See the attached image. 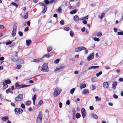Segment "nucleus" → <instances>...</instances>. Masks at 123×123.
<instances>
[{
  "instance_id": "nucleus-62",
  "label": "nucleus",
  "mask_w": 123,
  "mask_h": 123,
  "mask_svg": "<svg viewBox=\"0 0 123 123\" xmlns=\"http://www.w3.org/2000/svg\"><path fill=\"white\" fill-rule=\"evenodd\" d=\"M27 24L28 26H30V21H27Z\"/></svg>"
},
{
  "instance_id": "nucleus-41",
  "label": "nucleus",
  "mask_w": 123,
  "mask_h": 123,
  "mask_svg": "<svg viewBox=\"0 0 123 123\" xmlns=\"http://www.w3.org/2000/svg\"><path fill=\"white\" fill-rule=\"evenodd\" d=\"M36 96V94H34V95L33 97L32 98V100L33 101H34V100H35Z\"/></svg>"
},
{
  "instance_id": "nucleus-32",
  "label": "nucleus",
  "mask_w": 123,
  "mask_h": 123,
  "mask_svg": "<svg viewBox=\"0 0 123 123\" xmlns=\"http://www.w3.org/2000/svg\"><path fill=\"white\" fill-rule=\"evenodd\" d=\"M59 59H57L54 62L55 64H57L59 62Z\"/></svg>"
},
{
  "instance_id": "nucleus-4",
  "label": "nucleus",
  "mask_w": 123,
  "mask_h": 123,
  "mask_svg": "<svg viewBox=\"0 0 123 123\" xmlns=\"http://www.w3.org/2000/svg\"><path fill=\"white\" fill-rule=\"evenodd\" d=\"M61 90L59 89L58 87H56L55 89V91L53 94V95L55 97L59 95L61 93Z\"/></svg>"
},
{
  "instance_id": "nucleus-44",
  "label": "nucleus",
  "mask_w": 123,
  "mask_h": 123,
  "mask_svg": "<svg viewBox=\"0 0 123 123\" xmlns=\"http://www.w3.org/2000/svg\"><path fill=\"white\" fill-rule=\"evenodd\" d=\"M93 39L95 41H99L100 40L99 38L96 37H94Z\"/></svg>"
},
{
  "instance_id": "nucleus-24",
  "label": "nucleus",
  "mask_w": 123,
  "mask_h": 123,
  "mask_svg": "<svg viewBox=\"0 0 123 123\" xmlns=\"http://www.w3.org/2000/svg\"><path fill=\"white\" fill-rule=\"evenodd\" d=\"M89 93V91L87 89H85L84 90L83 93L84 94H87Z\"/></svg>"
},
{
  "instance_id": "nucleus-40",
  "label": "nucleus",
  "mask_w": 123,
  "mask_h": 123,
  "mask_svg": "<svg viewBox=\"0 0 123 123\" xmlns=\"http://www.w3.org/2000/svg\"><path fill=\"white\" fill-rule=\"evenodd\" d=\"M93 117H94V118L95 119H98V117L95 114H93Z\"/></svg>"
},
{
  "instance_id": "nucleus-57",
  "label": "nucleus",
  "mask_w": 123,
  "mask_h": 123,
  "mask_svg": "<svg viewBox=\"0 0 123 123\" xmlns=\"http://www.w3.org/2000/svg\"><path fill=\"white\" fill-rule=\"evenodd\" d=\"M82 23L84 24H86L87 23V21L86 20H83Z\"/></svg>"
},
{
  "instance_id": "nucleus-55",
  "label": "nucleus",
  "mask_w": 123,
  "mask_h": 123,
  "mask_svg": "<svg viewBox=\"0 0 123 123\" xmlns=\"http://www.w3.org/2000/svg\"><path fill=\"white\" fill-rule=\"evenodd\" d=\"M58 11L59 12H61L62 9L60 7H59L58 9Z\"/></svg>"
},
{
  "instance_id": "nucleus-25",
  "label": "nucleus",
  "mask_w": 123,
  "mask_h": 123,
  "mask_svg": "<svg viewBox=\"0 0 123 123\" xmlns=\"http://www.w3.org/2000/svg\"><path fill=\"white\" fill-rule=\"evenodd\" d=\"M77 10L76 9H74L73 10L71 11L70 13L71 14H74L75 13L77 12Z\"/></svg>"
},
{
  "instance_id": "nucleus-12",
  "label": "nucleus",
  "mask_w": 123,
  "mask_h": 123,
  "mask_svg": "<svg viewBox=\"0 0 123 123\" xmlns=\"http://www.w3.org/2000/svg\"><path fill=\"white\" fill-rule=\"evenodd\" d=\"M65 66H60L56 68L55 70V71H60V70H61L62 69H63L65 68Z\"/></svg>"
},
{
  "instance_id": "nucleus-22",
  "label": "nucleus",
  "mask_w": 123,
  "mask_h": 123,
  "mask_svg": "<svg viewBox=\"0 0 123 123\" xmlns=\"http://www.w3.org/2000/svg\"><path fill=\"white\" fill-rule=\"evenodd\" d=\"M31 103V101L29 100H27L25 104L27 106H29L30 105Z\"/></svg>"
},
{
  "instance_id": "nucleus-63",
  "label": "nucleus",
  "mask_w": 123,
  "mask_h": 123,
  "mask_svg": "<svg viewBox=\"0 0 123 123\" xmlns=\"http://www.w3.org/2000/svg\"><path fill=\"white\" fill-rule=\"evenodd\" d=\"M113 30H114V31L115 32H116L117 31V28H116L115 27H114L113 28Z\"/></svg>"
},
{
  "instance_id": "nucleus-39",
  "label": "nucleus",
  "mask_w": 123,
  "mask_h": 123,
  "mask_svg": "<svg viewBox=\"0 0 123 123\" xmlns=\"http://www.w3.org/2000/svg\"><path fill=\"white\" fill-rule=\"evenodd\" d=\"M21 106L23 109H24L25 108V106L24 104H21Z\"/></svg>"
},
{
  "instance_id": "nucleus-35",
  "label": "nucleus",
  "mask_w": 123,
  "mask_h": 123,
  "mask_svg": "<svg viewBox=\"0 0 123 123\" xmlns=\"http://www.w3.org/2000/svg\"><path fill=\"white\" fill-rule=\"evenodd\" d=\"M75 90V88H73L72 89H71L70 90V93L71 94H73L74 91Z\"/></svg>"
},
{
  "instance_id": "nucleus-54",
  "label": "nucleus",
  "mask_w": 123,
  "mask_h": 123,
  "mask_svg": "<svg viewBox=\"0 0 123 123\" xmlns=\"http://www.w3.org/2000/svg\"><path fill=\"white\" fill-rule=\"evenodd\" d=\"M12 43V42L11 41H9V42H6V45H8Z\"/></svg>"
},
{
  "instance_id": "nucleus-31",
  "label": "nucleus",
  "mask_w": 123,
  "mask_h": 123,
  "mask_svg": "<svg viewBox=\"0 0 123 123\" xmlns=\"http://www.w3.org/2000/svg\"><path fill=\"white\" fill-rule=\"evenodd\" d=\"M22 66L21 65H17L16 66V68L17 69H20L21 67Z\"/></svg>"
},
{
  "instance_id": "nucleus-61",
  "label": "nucleus",
  "mask_w": 123,
  "mask_h": 123,
  "mask_svg": "<svg viewBox=\"0 0 123 123\" xmlns=\"http://www.w3.org/2000/svg\"><path fill=\"white\" fill-rule=\"evenodd\" d=\"M66 104L68 105H69L70 104V102L69 100H68L67 101Z\"/></svg>"
},
{
  "instance_id": "nucleus-37",
  "label": "nucleus",
  "mask_w": 123,
  "mask_h": 123,
  "mask_svg": "<svg viewBox=\"0 0 123 123\" xmlns=\"http://www.w3.org/2000/svg\"><path fill=\"white\" fill-rule=\"evenodd\" d=\"M105 15V13H103L100 16V18L101 19H102L103 17H104V16Z\"/></svg>"
},
{
  "instance_id": "nucleus-27",
  "label": "nucleus",
  "mask_w": 123,
  "mask_h": 123,
  "mask_svg": "<svg viewBox=\"0 0 123 123\" xmlns=\"http://www.w3.org/2000/svg\"><path fill=\"white\" fill-rule=\"evenodd\" d=\"M80 115L79 113H77L76 115V117L77 118H79L80 117Z\"/></svg>"
},
{
  "instance_id": "nucleus-60",
  "label": "nucleus",
  "mask_w": 123,
  "mask_h": 123,
  "mask_svg": "<svg viewBox=\"0 0 123 123\" xmlns=\"http://www.w3.org/2000/svg\"><path fill=\"white\" fill-rule=\"evenodd\" d=\"M85 28L84 27H83V28H82L81 29L82 31L83 32H84L85 30Z\"/></svg>"
},
{
  "instance_id": "nucleus-19",
  "label": "nucleus",
  "mask_w": 123,
  "mask_h": 123,
  "mask_svg": "<svg viewBox=\"0 0 123 123\" xmlns=\"http://www.w3.org/2000/svg\"><path fill=\"white\" fill-rule=\"evenodd\" d=\"M4 82V83L7 84H10L11 83V81L9 79L5 80Z\"/></svg>"
},
{
  "instance_id": "nucleus-14",
  "label": "nucleus",
  "mask_w": 123,
  "mask_h": 123,
  "mask_svg": "<svg viewBox=\"0 0 123 123\" xmlns=\"http://www.w3.org/2000/svg\"><path fill=\"white\" fill-rule=\"evenodd\" d=\"M8 117L7 116L1 118L2 120L3 121H7L8 120Z\"/></svg>"
},
{
  "instance_id": "nucleus-15",
  "label": "nucleus",
  "mask_w": 123,
  "mask_h": 123,
  "mask_svg": "<svg viewBox=\"0 0 123 123\" xmlns=\"http://www.w3.org/2000/svg\"><path fill=\"white\" fill-rule=\"evenodd\" d=\"M42 61V58L38 59H34L33 60V62H34L38 63Z\"/></svg>"
},
{
  "instance_id": "nucleus-7",
  "label": "nucleus",
  "mask_w": 123,
  "mask_h": 123,
  "mask_svg": "<svg viewBox=\"0 0 123 123\" xmlns=\"http://www.w3.org/2000/svg\"><path fill=\"white\" fill-rule=\"evenodd\" d=\"M17 30V26L16 25L13 26V29L11 35L12 36H14L16 34Z\"/></svg>"
},
{
  "instance_id": "nucleus-17",
  "label": "nucleus",
  "mask_w": 123,
  "mask_h": 123,
  "mask_svg": "<svg viewBox=\"0 0 123 123\" xmlns=\"http://www.w3.org/2000/svg\"><path fill=\"white\" fill-rule=\"evenodd\" d=\"M117 82L116 81L114 82L112 84V88L114 89H115L116 88V86L117 85Z\"/></svg>"
},
{
  "instance_id": "nucleus-36",
  "label": "nucleus",
  "mask_w": 123,
  "mask_h": 123,
  "mask_svg": "<svg viewBox=\"0 0 123 123\" xmlns=\"http://www.w3.org/2000/svg\"><path fill=\"white\" fill-rule=\"evenodd\" d=\"M95 98L96 99V100L100 101L101 99V98L98 96H96Z\"/></svg>"
},
{
  "instance_id": "nucleus-64",
  "label": "nucleus",
  "mask_w": 123,
  "mask_h": 123,
  "mask_svg": "<svg viewBox=\"0 0 123 123\" xmlns=\"http://www.w3.org/2000/svg\"><path fill=\"white\" fill-rule=\"evenodd\" d=\"M4 58L3 57H1L0 58V60L1 61L3 60L4 59Z\"/></svg>"
},
{
  "instance_id": "nucleus-46",
  "label": "nucleus",
  "mask_w": 123,
  "mask_h": 123,
  "mask_svg": "<svg viewBox=\"0 0 123 123\" xmlns=\"http://www.w3.org/2000/svg\"><path fill=\"white\" fill-rule=\"evenodd\" d=\"M11 88L9 87L6 91V93H7L8 92H10L11 91Z\"/></svg>"
},
{
  "instance_id": "nucleus-59",
  "label": "nucleus",
  "mask_w": 123,
  "mask_h": 123,
  "mask_svg": "<svg viewBox=\"0 0 123 123\" xmlns=\"http://www.w3.org/2000/svg\"><path fill=\"white\" fill-rule=\"evenodd\" d=\"M62 103L61 102H60L59 103V106L60 108H61L62 107Z\"/></svg>"
},
{
  "instance_id": "nucleus-49",
  "label": "nucleus",
  "mask_w": 123,
  "mask_h": 123,
  "mask_svg": "<svg viewBox=\"0 0 123 123\" xmlns=\"http://www.w3.org/2000/svg\"><path fill=\"white\" fill-rule=\"evenodd\" d=\"M70 34L71 37H73L74 36L73 32L72 31H70Z\"/></svg>"
},
{
  "instance_id": "nucleus-10",
  "label": "nucleus",
  "mask_w": 123,
  "mask_h": 123,
  "mask_svg": "<svg viewBox=\"0 0 123 123\" xmlns=\"http://www.w3.org/2000/svg\"><path fill=\"white\" fill-rule=\"evenodd\" d=\"M94 53H93L91 54L90 55L88 56L87 58V60L89 61L90 60H92L94 57Z\"/></svg>"
},
{
  "instance_id": "nucleus-13",
  "label": "nucleus",
  "mask_w": 123,
  "mask_h": 123,
  "mask_svg": "<svg viewBox=\"0 0 123 123\" xmlns=\"http://www.w3.org/2000/svg\"><path fill=\"white\" fill-rule=\"evenodd\" d=\"M99 67V66H91L89 67L87 69V70H90L91 68L95 69L98 68Z\"/></svg>"
},
{
  "instance_id": "nucleus-11",
  "label": "nucleus",
  "mask_w": 123,
  "mask_h": 123,
  "mask_svg": "<svg viewBox=\"0 0 123 123\" xmlns=\"http://www.w3.org/2000/svg\"><path fill=\"white\" fill-rule=\"evenodd\" d=\"M103 86L105 88H108L109 87V85L107 81L104 82L103 83Z\"/></svg>"
},
{
  "instance_id": "nucleus-58",
  "label": "nucleus",
  "mask_w": 123,
  "mask_h": 123,
  "mask_svg": "<svg viewBox=\"0 0 123 123\" xmlns=\"http://www.w3.org/2000/svg\"><path fill=\"white\" fill-rule=\"evenodd\" d=\"M88 16H87L85 17L84 18H83V19H88Z\"/></svg>"
},
{
  "instance_id": "nucleus-38",
  "label": "nucleus",
  "mask_w": 123,
  "mask_h": 123,
  "mask_svg": "<svg viewBox=\"0 0 123 123\" xmlns=\"http://www.w3.org/2000/svg\"><path fill=\"white\" fill-rule=\"evenodd\" d=\"M43 101L42 100H40L38 103V105L39 106H40L41 104L43 103Z\"/></svg>"
},
{
  "instance_id": "nucleus-1",
  "label": "nucleus",
  "mask_w": 123,
  "mask_h": 123,
  "mask_svg": "<svg viewBox=\"0 0 123 123\" xmlns=\"http://www.w3.org/2000/svg\"><path fill=\"white\" fill-rule=\"evenodd\" d=\"M43 115L42 111L39 112L36 120L37 123H41L42 122Z\"/></svg>"
},
{
  "instance_id": "nucleus-42",
  "label": "nucleus",
  "mask_w": 123,
  "mask_h": 123,
  "mask_svg": "<svg viewBox=\"0 0 123 123\" xmlns=\"http://www.w3.org/2000/svg\"><path fill=\"white\" fill-rule=\"evenodd\" d=\"M39 4L40 6H44V7H45L46 6V5H45V4L44 3H39Z\"/></svg>"
},
{
  "instance_id": "nucleus-9",
  "label": "nucleus",
  "mask_w": 123,
  "mask_h": 123,
  "mask_svg": "<svg viewBox=\"0 0 123 123\" xmlns=\"http://www.w3.org/2000/svg\"><path fill=\"white\" fill-rule=\"evenodd\" d=\"M81 112L83 118L85 117L86 112L84 108H82L81 110Z\"/></svg>"
},
{
  "instance_id": "nucleus-26",
  "label": "nucleus",
  "mask_w": 123,
  "mask_h": 123,
  "mask_svg": "<svg viewBox=\"0 0 123 123\" xmlns=\"http://www.w3.org/2000/svg\"><path fill=\"white\" fill-rule=\"evenodd\" d=\"M86 86V85L85 84H84L80 86V89L85 88Z\"/></svg>"
},
{
  "instance_id": "nucleus-50",
  "label": "nucleus",
  "mask_w": 123,
  "mask_h": 123,
  "mask_svg": "<svg viewBox=\"0 0 123 123\" xmlns=\"http://www.w3.org/2000/svg\"><path fill=\"white\" fill-rule=\"evenodd\" d=\"M44 2L46 4H48L49 3V1L48 0H45L44 1Z\"/></svg>"
},
{
  "instance_id": "nucleus-30",
  "label": "nucleus",
  "mask_w": 123,
  "mask_h": 123,
  "mask_svg": "<svg viewBox=\"0 0 123 123\" xmlns=\"http://www.w3.org/2000/svg\"><path fill=\"white\" fill-rule=\"evenodd\" d=\"M52 48L51 47H49L47 48V50L48 52H49L51 51L52 50Z\"/></svg>"
},
{
  "instance_id": "nucleus-23",
  "label": "nucleus",
  "mask_w": 123,
  "mask_h": 123,
  "mask_svg": "<svg viewBox=\"0 0 123 123\" xmlns=\"http://www.w3.org/2000/svg\"><path fill=\"white\" fill-rule=\"evenodd\" d=\"M28 13L27 12H26L24 15L23 17L24 18L26 19L28 18Z\"/></svg>"
},
{
  "instance_id": "nucleus-47",
  "label": "nucleus",
  "mask_w": 123,
  "mask_h": 123,
  "mask_svg": "<svg viewBox=\"0 0 123 123\" xmlns=\"http://www.w3.org/2000/svg\"><path fill=\"white\" fill-rule=\"evenodd\" d=\"M18 34L20 36H22L23 35V33L21 31H19L18 32Z\"/></svg>"
},
{
  "instance_id": "nucleus-48",
  "label": "nucleus",
  "mask_w": 123,
  "mask_h": 123,
  "mask_svg": "<svg viewBox=\"0 0 123 123\" xmlns=\"http://www.w3.org/2000/svg\"><path fill=\"white\" fill-rule=\"evenodd\" d=\"M60 23L61 25H63L64 24V21L63 20H62L60 21Z\"/></svg>"
},
{
  "instance_id": "nucleus-6",
  "label": "nucleus",
  "mask_w": 123,
  "mask_h": 123,
  "mask_svg": "<svg viewBox=\"0 0 123 123\" xmlns=\"http://www.w3.org/2000/svg\"><path fill=\"white\" fill-rule=\"evenodd\" d=\"M86 49V48L84 47L81 46L75 48L74 50L75 52H77Z\"/></svg>"
},
{
  "instance_id": "nucleus-51",
  "label": "nucleus",
  "mask_w": 123,
  "mask_h": 123,
  "mask_svg": "<svg viewBox=\"0 0 123 123\" xmlns=\"http://www.w3.org/2000/svg\"><path fill=\"white\" fill-rule=\"evenodd\" d=\"M114 97L116 99H117L118 98V96L115 94H114L113 95Z\"/></svg>"
},
{
  "instance_id": "nucleus-20",
  "label": "nucleus",
  "mask_w": 123,
  "mask_h": 123,
  "mask_svg": "<svg viewBox=\"0 0 123 123\" xmlns=\"http://www.w3.org/2000/svg\"><path fill=\"white\" fill-rule=\"evenodd\" d=\"M26 44L28 46H29L31 43V41L30 40H26Z\"/></svg>"
},
{
  "instance_id": "nucleus-2",
  "label": "nucleus",
  "mask_w": 123,
  "mask_h": 123,
  "mask_svg": "<svg viewBox=\"0 0 123 123\" xmlns=\"http://www.w3.org/2000/svg\"><path fill=\"white\" fill-rule=\"evenodd\" d=\"M41 68V70L42 71L47 72L49 71V69L48 67L47 63H44L42 65Z\"/></svg>"
},
{
  "instance_id": "nucleus-28",
  "label": "nucleus",
  "mask_w": 123,
  "mask_h": 123,
  "mask_svg": "<svg viewBox=\"0 0 123 123\" xmlns=\"http://www.w3.org/2000/svg\"><path fill=\"white\" fill-rule=\"evenodd\" d=\"M102 73V71H100L98 73H97L96 74V76L97 77H98Z\"/></svg>"
},
{
  "instance_id": "nucleus-33",
  "label": "nucleus",
  "mask_w": 123,
  "mask_h": 123,
  "mask_svg": "<svg viewBox=\"0 0 123 123\" xmlns=\"http://www.w3.org/2000/svg\"><path fill=\"white\" fill-rule=\"evenodd\" d=\"M47 10V6H46L45 7H44V8L42 11V12L43 13H45Z\"/></svg>"
},
{
  "instance_id": "nucleus-29",
  "label": "nucleus",
  "mask_w": 123,
  "mask_h": 123,
  "mask_svg": "<svg viewBox=\"0 0 123 123\" xmlns=\"http://www.w3.org/2000/svg\"><path fill=\"white\" fill-rule=\"evenodd\" d=\"M11 4L15 6L17 8L18 7V5L15 3L12 2L11 3Z\"/></svg>"
},
{
  "instance_id": "nucleus-34",
  "label": "nucleus",
  "mask_w": 123,
  "mask_h": 123,
  "mask_svg": "<svg viewBox=\"0 0 123 123\" xmlns=\"http://www.w3.org/2000/svg\"><path fill=\"white\" fill-rule=\"evenodd\" d=\"M64 29L66 31H68L69 30V28L68 27H66L64 28Z\"/></svg>"
},
{
  "instance_id": "nucleus-3",
  "label": "nucleus",
  "mask_w": 123,
  "mask_h": 123,
  "mask_svg": "<svg viewBox=\"0 0 123 123\" xmlns=\"http://www.w3.org/2000/svg\"><path fill=\"white\" fill-rule=\"evenodd\" d=\"M29 86V85L25 84L19 85L18 82H16L15 84V86L17 89H20V88L26 87Z\"/></svg>"
},
{
  "instance_id": "nucleus-52",
  "label": "nucleus",
  "mask_w": 123,
  "mask_h": 123,
  "mask_svg": "<svg viewBox=\"0 0 123 123\" xmlns=\"http://www.w3.org/2000/svg\"><path fill=\"white\" fill-rule=\"evenodd\" d=\"M29 30V29L28 27H27L25 28L24 31H28Z\"/></svg>"
},
{
  "instance_id": "nucleus-21",
  "label": "nucleus",
  "mask_w": 123,
  "mask_h": 123,
  "mask_svg": "<svg viewBox=\"0 0 123 123\" xmlns=\"http://www.w3.org/2000/svg\"><path fill=\"white\" fill-rule=\"evenodd\" d=\"M50 56H51L49 55V53H48L45 54L41 58H42V59L43 58H44V57H47V58H48Z\"/></svg>"
},
{
  "instance_id": "nucleus-5",
  "label": "nucleus",
  "mask_w": 123,
  "mask_h": 123,
  "mask_svg": "<svg viewBox=\"0 0 123 123\" xmlns=\"http://www.w3.org/2000/svg\"><path fill=\"white\" fill-rule=\"evenodd\" d=\"M23 98L22 94H19L15 98V101H22Z\"/></svg>"
},
{
  "instance_id": "nucleus-18",
  "label": "nucleus",
  "mask_w": 123,
  "mask_h": 123,
  "mask_svg": "<svg viewBox=\"0 0 123 123\" xmlns=\"http://www.w3.org/2000/svg\"><path fill=\"white\" fill-rule=\"evenodd\" d=\"M3 88L4 89H5L8 87V85L6 84H5L4 82H3Z\"/></svg>"
},
{
  "instance_id": "nucleus-43",
  "label": "nucleus",
  "mask_w": 123,
  "mask_h": 123,
  "mask_svg": "<svg viewBox=\"0 0 123 123\" xmlns=\"http://www.w3.org/2000/svg\"><path fill=\"white\" fill-rule=\"evenodd\" d=\"M102 35V34L101 32H98L97 34H96V35L98 36H100L101 37Z\"/></svg>"
},
{
  "instance_id": "nucleus-53",
  "label": "nucleus",
  "mask_w": 123,
  "mask_h": 123,
  "mask_svg": "<svg viewBox=\"0 0 123 123\" xmlns=\"http://www.w3.org/2000/svg\"><path fill=\"white\" fill-rule=\"evenodd\" d=\"M89 108L90 110H93L94 109V107H93V106H90L89 107Z\"/></svg>"
},
{
  "instance_id": "nucleus-8",
  "label": "nucleus",
  "mask_w": 123,
  "mask_h": 123,
  "mask_svg": "<svg viewBox=\"0 0 123 123\" xmlns=\"http://www.w3.org/2000/svg\"><path fill=\"white\" fill-rule=\"evenodd\" d=\"M14 111L15 113H18L19 114L22 113L23 111L22 109L18 108H15Z\"/></svg>"
},
{
  "instance_id": "nucleus-56",
  "label": "nucleus",
  "mask_w": 123,
  "mask_h": 123,
  "mask_svg": "<svg viewBox=\"0 0 123 123\" xmlns=\"http://www.w3.org/2000/svg\"><path fill=\"white\" fill-rule=\"evenodd\" d=\"M4 27V25H0V29H3Z\"/></svg>"
},
{
  "instance_id": "nucleus-16",
  "label": "nucleus",
  "mask_w": 123,
  "mask_h": 123,
  "mask_svg": "<svg viewBox=\"0 0 123 123\" xmlns=\"http://www.w3.org/2000/svg\"><path fill=\"white\" fill-rule=\"evenodd\" d=\"M74 21L76 22H77L79 20L78 16L77 15H75L74 17Z\"/></svg>"
},
{
  "instance_id": "nucleus-45",
  "label": "nucleus",
  "mask_w": 123,
  "mask_h": 123,
  "mask_svg": "<svg viewBox=\"0 0 123 123\" xmlns=\"http://www.w3.org/2000/svg\"><path fill=\"white\" fill-rule=\"evenodd\" d=\"M117 33L119 35H123V31L118 32Z\"/></svg>"
}]
</instances>
